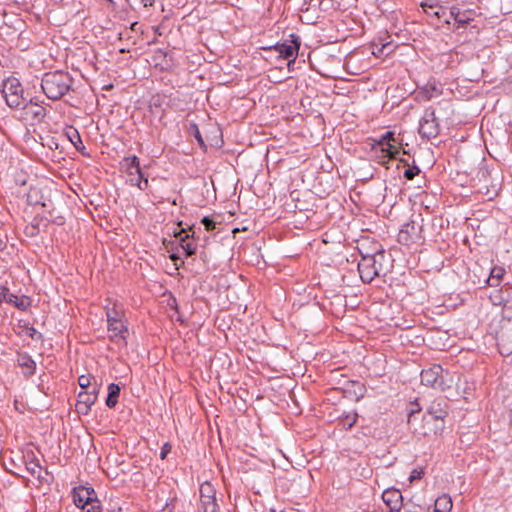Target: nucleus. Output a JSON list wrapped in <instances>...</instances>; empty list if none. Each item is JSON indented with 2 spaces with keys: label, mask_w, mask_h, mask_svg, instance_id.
I'll return each mask as SVG.
<instances>
[{
  "label": "nucleus",
  "mask_w": 512,
  "mask_h": 512,
  "mask_svg": "<svg viewBox=\"0 0 512 512\" xmlns=\"http://www.w3.org/2000/svg\"><path fill=\"white\" fill-rule=\"evenodd\" d=\"M358 414L355 411L343 413L338 417V426L350 430L357 422Z\"/></svg>",
  "instance_id": "obj_26"
},
{
  "label": "nucleus",
  "mask_w": 512,
  "mask_h": 512,
  "mask_svg": "<svg viewBox=\"0 0 512 512\" xmlns=\"http://www.w3.org/2000/svg\"><path fill=\"white\" fill-rule=\"evenodd\" d=\"M298 37L291 44L281 43L264 48L263 60L266 62L286 60L287 64H294L299 49Z\"/></svg>",
  "instance_id": "obj_4"
},
{
  "label": "nucleus",
  "mask_w": 512,
  "mask_h": 512,
  "mask_svg": "<svg viewBox=\"0 0 512 512\" xmlns=\"http://www.w3.org/2000/svg\"><path fill=\"white\" fill-rule=\"evenodd\" d=\"M421 6L427 14H432L438 18L440 17V12L443 10L442 7L434 4L430 0L422 2Z\"/></svg>",
  "instance_id": "obj_32"
},
{
  "label": "nucleus",
  "mask_w": 512,
  "mask_h": 512,
  "mask_svg": "<svg viewBox=\"0 0 512 512\" xmlns=\"http://www.w3.org/2000/svg\"><path fill=\"white\" fill-rule=\"evenodd\" d=\"M63 134L78 152H80L83 156H89V154L86 152V148L82 142L81 136L75 127L67 126L64 129Z\"/></svg>",
  "instance_id": "obj_20"
},
{
  "label": "nucleus",
  "mask_w": 512,
  "mask_h": 512,
  "mask_svg": "<svg viewBox=\"0 0 512 512\" xmlns=\"http://www.w3.org/2000/svg\"><path fill=\"white\" fill-rule=\"evenodd\" d=\"M27 119L31 121V124H39L43 122L47 110L43 105H27V101L21 108Z\"/></svg>",
  "instance_id": "obj_19"
},
{
  "label": "nucleus",
  "mask_w": 512,
  "mask_h": 512,
  "mask_svg": "<svg viewBox=\"0 0 512 512\" xmlns=\"http://www.w3.org/2000/svg\"><path fill=\"white\" fill-rule=\"evenodd\" d=\"M171 101L172 99L168 98L166 95L157 93L151 96L149 100V108L152 112L154 109H162L165 111L166 107L170 106Z\"/></svg>",
  "instance_id": "obj_22"
},
{
  "label": "nucleus",
  "mask_w": 512,
  "mask_h": 512,
  "mask_svg": "<svg viewBox=\"0 0 512 512\" xmlns=\"http://www.w3.org/2000/svg\"><path fill=\"white\" fill-rule=\"evenodd\" d=\"M120 391L121 388L119 384L111 383L108 385V394L105 400V404L108 408H114L117 405Z\"/></svg>",
  "instance_id": "obj_23"
},
{
  "label": "nucleus",
  "mask_w": 512,
  "mask_h": 512,
  "mask_svg": "<svg viewBox=\"0 0 512 512\" xmlns=\"http://www.w3.org/2000/svg\"><path fill=\"white\" fill-rule=\"evenodd\" d=\"M16 362L25 378L29 379L35 374L36 362L27 352H17Z\"/></svg>",
  "instance_id": "obj_17"
},
{
  "label": "nucleus",
  "mask_w": 512,
  "mask_h": 512,
  "mask_svg": "<svg viewBox=\"0 0 512 512\" xmlns=\"http://www.w3.org/2000/svg\"><path fill=\"white\" fill-rule=\"evenodd\" d=\"M400 162L408 166L403 173V177L405 179L412 180L420 174L421 170L417 165L414 164L412 166H409L408 161L405 159H400Z\"/></svg>",
  "instance_id": "obj_30"
},
{
  "label": "nucleus",
  "mask_w": 512,
  "mask_h": 512,
  "mask_svg": "<svg viewBox=\"0 0 512 512\" xmlns=\"http://www.w3.org/2000/svg\"><path fill=\"white\" fill-rule=\"evenodd\" d=\"M188 133L196 139V141L198 142L200 147H203V148L206 147L197 124L191 123L188 128Z\"/></svg>",
  "instance_id": "obj_35"
},
{
  "label": "nucleus",
  "mask_w": 512,
  "mask_h": 512,
  "mask_svg": "<svg viewBox=\"0 0 512 512\" xmlns=\"http://www.w3.org/2000/svg\"><path fill=\"white\" fill-rule=\"evenodd\" d=\"M510 422L512 424V410L510 411Z\"/></svg>",
  "instance_id": "obj_64"
},
{
  "label": "nucleus",
  "mask_w": 512,
  "mask_h": 512,
  "mask_svg": "<svg viewBox=\"0 0 512 512\" xmlns=\"http://www.w3.org/2000/svg\"><path fill=\"white\" fill-rule=\"evenodd\" d=\"M23 232L25 236L29 238H35L40 233V231H38V228H35V226H33L31 223L25 226Z\"/></svg>",
  "instance_id": "obj_44"
},
{
  "label": "nucleus",
  "mask_w": 512,
  "mask_h": 512,
  "mask_svg": "<svg viewBox=\"0 0 512 512\" xmlns=\"http://www.w3.org/2000/svg\"><path fill=\"white\" fill-rule=\"evenodd\" d=\"M423 435L429 436L431 434L437 436L442 435L445 430V420H432L430 425L424 424Z\"/></svg>",
  "instance_id": "obj_28"
},
{
  "label": "nucleus",
  "mask_w": 512,
  "mask_h": 512,
  "mask_svg": "<svg viewBox=\"0 0 512 512\" xmlns=\"http://www.w3.org/2000/svg\"><path fill=\"white\" fill-rule=\"evenodd\" d=\"M495 297L498 299L499 304L503 305V308L506 311L511 312L512 316V285H503Z\"/></svg>",
  "instance_id": "obj_21"
},
{
  "label": "nucleus",
  "mask_w": 512,
  "mask_h": 512,
  "mask_svg": "<svg viewBox=\"0 0 512 512\" xmlns=\"http://www.w3.org/2000/svg\"><path fill=\"white\" fill-rule=\"evenodd\" d=\"M198 509L201 512H219V505L217 501H215L210 504L199 505Z\"/></svg>",
  "instance_id": "obj_43"
},
{
  "label": "nucleus",
  "mask_w": 512,
  "mask_h": 512,
  "mask_svg": "<svg viewBox=\"0 0 512 512\" xmlns=\"http://www.w3.org/2000/svg\"><path fill=\"white\" fill-rule=\"evenodd\" d=\"M73 502L76 507L84 510L98 500L95 490L92 487L78 486L72 490Z\"/></svg>",
  "instance_id": "obj_13"
},
{
  "label": "nucleus",
  "mask_w": 512,
  "mask_h": 512,
  "mask_svg": "<svg viewBox=\"0 0 512 512\" xmlns=\"http://www.w3.org/2000/svg\"><path fill=\"white\" fill-rule=\"evenodd\" d=\"M91 380H95V377L93 375H81L78 377V384L82 391L85 390H91V387H93V384Z\"/></svg>",
  "instance_id": "obj_34"
},
{
  "label": "nucleus",
  "mask_w": 512,
  "mask_h": 512,
  "mask_svg": "<svg viewBox=\"0 0 512 512\" xmlns=\"http://www.w3.org/2000/svg\"><path fill=\"white\" fill-rule=\"evenodd\" d=\"M168 305L174 309L176 312H179V307H178V304H177V300L175 297H171V300L168 302Z\"/></svg>",
  "instance_id": "obj_56"
},
{
  "label": "nucleus",
  "mask_w": 512,
  "mask_h": 512,
  "mask_svg": "<svg viewBox=\"0 0 512 512\" xmlns=\"http://www.w3.org/2000/svg\"><path fill=\"white\" fill-rule=\"evenodd\" d=\"M399 144L398 143H390L387 142L386 145L380 151L382 153V157H388L390 159H395L399 154Z\"/></svg>",
  "instance_id": "obj_29"
},
{
  "label": "nucleus",
  "mask_w": 512,
  "mask_h": 512,
  "mask_svg": "<svg viewBox=\"0 0 512 512\" xmlns=\"http://www.w3.org/2000/svg\"><path fill=\"white\" fill-rule=\"evenodd\" d=\"M424 475V470L423 468H420V469H414L410 476H409V481L410 483L414 482V481H417V480H420Z\"/></svg>",
  "instance_id": "obj_46"
},
{
  "label": "nucleus",
  "mask_w": 512,
  "mask_h": 512,
  "mask_svg": "<svg viewBox=\"0 0 512 512\" xmlns=\"http://www.w3.org/2000/svg\"><path fill=\"white\" fill-rule=\"evenodd\" d=\"M170 68H172V66H166V67L161 66V70H160V71H161L162 73L169 72V71H170Z\"/></svg>",
  "instance_id": "obj_59"
},
{
  "label": "nucleus",
  "mask_w": 512,
  "mask_h": 512,
  "mask_svg": "<svg viewBox=\"0 0 512 512\" xmlns=\"http://www.w3.org/2000/svg\"><path fill=\"white\" fill-rule=\"evenodd\" d=\"M33 194H37V191H31V192L28 194V196H27V201H28V203H29V204H38V201L33 202ZM39 204H40V202H39ZM41 205H42L43 207H45V206H46V204H45V203H43V202L41 203Z\"/></svg>",
  "instance_id": "obj_54"
},
{
  "label": "nucleus",
  "mask_w": 512,
  "mask_h": 512,
  "mask_svg": "<svg viewBox=\"0 0 512 512\" xmlns=\"http://www.w3.org/2000/svg\"><path fill=\"white\" fill-rule=\"evenodd\" d=\"M453 503L452 499L449 495L443 494L439 496L434 503V511L435 512H450L452 509Z\"/></svg>",
  "instance_id": "obj_27"
},
{
  "label": "nucleus",
  "mask_w": 512,
  "mask_h": 512,
  "mask_svg": "<svg viewBox=\"0 0 512 512\" xmlns=\"http://www.w3.org/2000/svg\"><path fill=\"white\" fill-rule=\"evenodd\" d=\"M421 383L440 391H446L451 387L444 380V369L439 364H432L421 371Z\"/></svg>",
  "instance_id": "obj_7"
},
{
  "label": "nucleus",
  "mask_w": 512,
  "mask_h": 512,
  "mask_svg": "<svg viewBox=\"0 0 512 512\" xmlns=\"http://www.w3.org/2000/svg\"><path fill=\"white\" fill-rule=\"evenodd\" d=\"M383 139L386 140V142L390 143H398L399 145H402V138L396 137L394 131H387L383 134Z\"/></svg>",
  "instance_id": "obj_41"
},
{
  "label": "nucleus",
  "mask_w": 512,
  "mask_h": 512,
  "mask_svg": "<svg viewBox=\"0 0 512 512\" xmlns=\"http://www.w3.org/2000/svg\"><path fill=\"white\" fill-rule=\"evenodd\" d=\"M450 13L453 16L454 20L458 23L465 24L470 20V19H460V10L457 7H452Z\"/></svg>",
  "instance_id": "obj_47"
},
{
  "label": "nucleus",
  "mask_w": 512,
  "mask_h": 512,
  "mask_svg": "<svg viewBox=\"0 0 512 512\" xmlns=\"http://www.w3.org/2000/svg\"><path fill=\"white\" fill-rule=\"evenodd\" d=\"M171 449H172V446L170 443L166 442L164 443V445L161 447V450H160V458L163 460L167 457V455L171 452Z\"/></svg>",
  "instance_id": "obj_49"
},
{
  "label": "nucleus",
  "mask_w": 512,
  "mask_h": 512,
  "mask_svg": "<svg viewBox=\"0 0 512 512\" xmlns=\"http://www.w3.org/2000/svg\"><path fill=\"white\" fill-rule=\"evenodd\" d=\"M472 390H473V388L467 386V387H465L463 389V393L464 394H470Z\"/></svg>",
  "instance_id": "obj_60"
},
{
  "label": "nucleus",
  "mask_w": 512,
  "mask_h": 512,
  "mask_svg": "<svg viewBox=\"0 0 512 512\" xmlns=\"http://www.w3.org/2000/svg\"><path fill=\"white\" fill-rule=\"evenodd\" d=\"M0 91L3 94L7 106L11 109H20L27 101L20 80L14 76H9L1 80Z\"/></svg>",
  "instance_id": "obj_3"
},
{
  "label": "nucleus",
  "mask_w": 512,
  "mask_h": 512,
  "mask_svg": "<svg viewBox=\"0 0 512 512\" xmlns=\"http://www.w3.org/2000/svg\"><path fill=\"white\" fill-rule=\"evenodd\" d=\"M199 494L200 498L216 497V490L210 482L205 481L200 485Z\"/></svg>",
  "instance_id": "obj_33"
},
{
  "label": "nucleus",
  "mask_w": 512,
  "mask_h": 512,
  "mask_svg": "<svg viewBox=\"0 0 512 512\" xmlns=\"http://www.w3.org/2000/svg\"><path fill=\"white\" fill-rule=\"evenodd\" d=\"M8 237L5 232L0 231V251H4L7 248Z\"/></svg>",
  "instance_id": "obj_50"
},
{
  "label": "nucleus",
  "mask_w": 512,
  "mask_h": 512,
  "mask_svg": "<svg viewBox=\"0 0 512 512\" xmlns=\"http://www.w3.org/2000/svg\"><path fill=\"white\" fill-rule=\"evenodd\" d=\"M480 77L484 78V82H495L496 81L495 79L488 77V72L484 68L481 69V74L480 75L472 74L468 79L470 81H479Z\"/></svg>",
  "instance_id": "obj_42"
},
{
  "label": "nucleus",
  "mask_w": 512,
  "mask_h": 512,
  "mask_svg": "<svg viewBox=\"0 0 512 512\" xmlns=\"http://www.w3.org/2000/svg\"><path fill=\"white\" fill-rule=\"evenodd\" d=\"M423 240L422 225L414 220L403 224L397 236V241L406 246L421 243Z\"/></svg>",
  "instance_id": "obj_9"
},
{
  "label": "nucleus",
  "mask_w": 512,
  "mask_h": 512,
  "mask_svg": "<svg viewBox=\"0 0 512 512\" xmlns=\"http://www.w3.org/2000/svg\"><path fill=\"white\" fill-rule=\"evenodd\" d=\"M505 273H506L505 269L501 266L492 267L490 270L489 277L486 281L488 286H490V287L499 286Z\"/></svg>",
  "instance_id": "obj_24"
},
{
  "label": "nucleus",
  "mask_w": 512,
  "mask_h": 512,
  "mask_svg": "<svg viewBox=\"0 0 512 512\" xmlns=\"http://www.w3.org/2000/svg\"><path fill=\"white\" fill-rule=\"evenodd\" d=\"M22 327L26 329L27 335L30 338H32L34 340H42L43 339L42 333L38 332L33 326H29L28 323H25Z\"/></svg>",
  "instance_id": "obj_40"
},
{
  "label": "nucleus",
  "mask_w": 512,
  "mask_h": 512,
  "mask_svg": "<svg viewBox=\"0 0 512 512\" xmlns=\"http://www.w3.org/2000/svg\"><path fill=\"white\" fill-rule=\"evenodd\" d=\"M216 501V497H210L207 496V498H200V504L199 505H205L210 504Z\"/></svg>",
  "instance_id": "obj_55"
},
{
  "label": "nucleus",
  "mask_w": 512,
  "mask_h": 512,
  "mask_svg": "<svg viewBox=\"0 0 512 512\" xmlns=\"http://www.w3.org/2000/svg\"><path fill=\"white\" fill-rule=\"evenodd\" d=\"M100 385L95 381L91 390L81 391L78 394L76 403V411L81 415H88L91 407L94 405L98 398Z\"/></svg>",
  "instance_id": "obj_11"
},
{
  "label": "nucleus",
  "mask_w": 512,
  "mask_h": 512,
  "mask_svg": "<svg viewBox=\"0 0 512 512\" xmlns=\"http://www.w3.org/2000/svg\"><path fill=\"white\" fill-rule=\"evenodd\" d=\"M382 499L390 512H399L403 505V497L400 490L389 488L382 493Z\"/></svg>",
  "instance_id": "obj_16"
},
{
  "label": "nucleus",
  "mask_w": 512,
  "mask_h": 512,
  "mask_svg": "<svg viewBox=\"0 0 512 512\" xmlns=\"http://www.w3.org/2000/svg\"><path fill=\"white\" fill-rule=\"evenodd\" d=\"M175 237L179 238L180 246L185 252V256L189 257L196 253L197 244L194 239V233L192 235L186 232V229L181 228L175 233Z\"/></svg>",
  "instance_id": "obj_18"
},
{
  "label": "nucleus",
  "mask_w": 512,
  "mask_h": 512,
  "mask_svg": "<svg viewBox=\"0 0 512 512\" xmlns=\"http://www.w3.org/2000/svg\"><path fill=\"white\" fill-rule=\"evenodd\" d=\"M200 258H201L203 261H205V260H206L207 255H206L205 251H201V252H200Z\"/></svg>",
  "instance_id": "obj_61"
},
{
  "label": "nucleus",
  "mask_w": 512,
  "mask_h": 512,
  "mask_svg": "<svg viewBox=\"0 0 512 512\" xmlns=\"http://www.w3.org/2000/svg\"><path fill=\"white\" fill-rule=\"evenodd\" d=\"M418 132L423 139L436 138L440 133V125L433 108H427L420 119Z\"/></svg>",
  "instance_id": "obj_8"
},
{
  "label": "nucleus",
  "mask_w": 512,
  "mask_h": 512,
  "mask_svg": "<svg viewBox=\"0 0 512 512\" xmlns=\"http://www.w3.org/2000/svg\"><path fill=\"white\" fill-rule=\"evenodd\" d=\"M373 141V144H372V149H377L379 148L380 151L382 150V148L386 145V140L383 139V135H381L378 139H372Z\"/></svg>",
  "instance_id": "obj_48"
},
{
  "label": "nucleus",
  "mask_w": 512,
  "mask_h": 512,
  "mask_svg": "<svg viewBox=\"0 0 512 512\" xmlns=\"http://www.w3.org/2000/svg\"><path fill=\"white\" fill-rule=\"evenodd\" d=\"M141 3L145 6V7H149V6H153L154 3H155V0H140Z\"/></svg>",
  "instance_id": "obj_58"
},
{
  "label": "nucleus",
  "mask_w": 512,
  "mask_h": 512,
  "mask_svg": "<svg viewBox=\"0 0 512 512\" xmlns=\"http://www.w3.org/2000/svg\"><path fill=\"white\" fill-rule=\"evenodd\" d=\"M361 259L358 272L363 283H371L376 277H385L391 270L392 259L379 243L374 244L372 253H364L363 244L358 246Z\"/></svg>",
  "instance_id": "obj_1"
},
{
  "label": "nucleus",
  "mask_w": 512,
  "mask_h": 512,
  "mask_svg": "<svg viewBox=\"0 0 512 512\" xmlns=\"http://www.w3.org/2000/svg\"><path fill=\"white\" fill-rule=\"evenodd\" d=\"M201 223L205 226L207 231L214 230L216 226L215 221L209 216H204L201 220Z\"/></svg>",
  "instance_id": "obj_45"
},
{
  "label": "nucleus",
  "mask_w": 512,
  "mask_h": 512,
  "mask_svg": "<svg viewBox=\"0 0 512 512\" xmlns=\"http://www.w3.org/2000/svg\"><path fill=\"white\" fill-rule=\"evenodd\" d=\"M47 215V220L50 224H55L57 226H62L65 224V218L61 215L54 216L53 211L49 210L45 213Z\"/></svg>",
  "instance_id": "obj_37"
},
{
  "label": "nucleus",
  "mask_w": 512,
  "mask_h": 512,
  "mask_svg": "<svg viewBox=\"0 0 512 512\" xmlns=\"http://www.w3.org/2000/svg\"><path fill=\"white\" fill-rule=\"evenodd\" d=\"M393 50V45L391 43L383 44L380 48H377V51H373V54L380 58L382 56H388Z\"/></svg>",
  "instance_id": "obj_39"
},
{
  "label": "nucleus",
  "mask_w": 512,
  "mask_h": 512,
  "mask_svg": "<svg viewBox=\"0 0 512 512\" xmlns=\"http://www.w3.org/2000/svg\"><path fill=\"white\" fill-rule=\"evenodd\" d=\"M124 314L121 310L117 309L116 305L106 308L107 328L112 334L110 335L111 341L122 340L126 342L128 336V327L124 324L122 318Z\"/></svg>",
  "instance_id": "obj_6"
},
{
  "label": "nucleus",
  "mask_w": 512,
  "mask_h": 512,
  "mask_svg": "<svg viewBox=\"0 0 512 512\" xmlns=\"http://www.w3.org/2000/svg\"><path fill=\"white\" fill-rule=\"evenodd\" d=\"M422 410V407L420 405V403L418 402V400H414L412 402L409 403V409H408V423L411 422L412 420V417L419 413L420 411Z\"/></svg>",
  "instance_id": "obj_38"
},
{
  "label": "nucleus",
  "mask_w": 512,
  "mask_h": 512,
  "mask_svg": "<svg viewBox=\"0 0 512 512\" xmlns=\"http://www.w3.org/2000/svg\"><path fill=\"white\" fill-rule=\"evenodd\" d=\"M22 460L27 469V471L33 476L37 477L39 480H42L41 476V465L39 463V459L35 455L33 449L27 447L22 451Z\"/></svg>",
  "instance_id": "obj_15"
},
{
  "label": "nucleus",
  "mask_w": 512,
  "mask_h": 512,
  "mask_svg": "<svg viewBox=\"0 0 512 512\" xmlns=\"http://www.w3.org/2000/svg\"><path fill=\"white\" fill-rule=\"evenodd\" d=\"M5 301L8 304H12L21 311H26L32 304L30 297L26 295L17 296L10 292L9 288L0 286V302Z\"/></svg>",
  "instance_id": "obj_14"
},
{
  "label": "nucleus",
  "mask_w": 512,
  "mask_h": 512,
  "mask_svg": "<svg viewBox=\"0 0 512 512\" xmlns=\"http://www.w3.org/2000/svg\"><path fill=\"white\" fill-rule=\"evenodd\" d=\"M112 88H113V85H112V84H109V85L104 86V89H106V90H110V89H112Z\"/></svg>",
  "instance_id": "obj_63"
},
{
  "label": "nucleus",
  "mask_w": 512,
  "mask_h": 512,
  "mask_svg": "<svg viewBox=\"0 0 512 512\" xmlns=\"http://www.w3.org/2000/svg\"><path fill=\"white\" fill-rule=\"evenodd\" d=\"M356 384H357V387H358V389H357L358 397H363L364 393L366 391L365 386L363 384H361V383H358V382Z\"/></svg>",
  "instance_id": "obj_57"
},
{
  "label": "nucleus",
  "mask_w": 512,
  "mask_h": 512,
  "mask_svg": "<svg viewBox=\"0 0 512 512\" xmlns=\"http://www.w3.org/2000/svg\"><path fill=\"white\" fill-rule=\"evenodd\" d=\"M170 259L174 262L176 268H179L180 265L184 264L183 259L178 254L172 253L170 255Z\"/></svg>",
  "instance_id": "obj_52"
},
{
  "label": "nucleus",
  "mask_w": 512,
  "mask_h": 512,
  "mask_svg": "<svg viewBox=\"0 0 512 512\" xmlns=\"http://www.w3.org/2000/svg\"><path fill=\"white\" fill-rule=\"evenodd\" d=\"M73 82V77L68 71L59 69L44 73L41 88L47 98L59 100L72 89Z\"/></svg>",
  "instance_id": "obj_2"
},
{
  "label": "nucleus",
  "mask_w": 512,
  "mask_h": 512,
  "mask_svg": "<svg viewBox=\"0 0 512 512\" xmlns=\"http://www.w3.org/2000/svg\"><path fill=\"white\" fill-rule=\"evenodd\" d=\"M31 224L38 228V231L46 230L49 226V221L47 220L46 214H37L31 221Z\"/></svg>",
  "instance_id": "obj_31"
},
{
  "label": "nucleus",
  "mask_w": 512,
  "mask_h": 512,
  "mask_svg": "<svg viewBox=\"0 0 512 512\" xmlns=\"http://www.w3.org/2000/svg\"><path fill=\"white\" fill-rule=\"evenodd\" d=\"M351 70L350 66H342L341 69H333L332 66H321L319 69H315L317 73L326 78L335 80H348L347 75H360L364 72L363 66H353Z\"/></svg>",
  "instance_id": "obj_12"
},
{
  "label": "nucleus",
  "mask_w": 512,
  "mask_h": 512,
  "mask_svg": "<svg viewBox=\"0 0 512 512\" xmlns=\"http://www.w3.org/2000/svg\"><path fill=\"white\" fill-rule=\"evenodd\" d=\"M440 84L435 80L428 81L426 84V92L429 94V98L434 97L438 94H441V89L439 88Z\"/></svg>",
  "instance_id": "obj_36"
},
{
  "label": "nucleus",
  "mask_w": 512,
  "mask_h": 512,
  "mask_svg": "<svg viewBox=\"0 0 512 512\" xmlns=\"http://www.w3.org/2000/svg\"><path fill=\"white\" fill-rule=\"evenodd\" d=\"M43 101L39 99V97L35 96L30 99H27V105H42Z\"/></svg>",
  "instance_id": "obj_53"
},
{
  "label": "nucleus",
  "mask_w": 512,
  "mask_h": 512,
  "mask_svg": "<svg viewBox=\"0 0 512 512\" xmlns=\"http://www.w3.org/2000/svg\"><path fill=\"white\" fill-rule=\"evenodd\" d=\"M120 169L128 175L127 182L140 190L148 188V178L140 167L139 158L136 155L124 157L120 162Z\"/></svg>",
  "instance_id": "obj_5"
},
{
  "label": "nucleus",
  "mask_w": 512,
  "mask_h": 512,
  "mask_svg": "<svg viewBox=\"0 0 512 512\" xmlns=\"http://www.w3.org/2000/svg\"><path fill=\"white\" fill-rule=\"evenodd\" d=\"M102 511V505L100 503V501H97L93 504L90 505L89 508H87L86 510L84 509V512H101Z\"/></svg>",
  "instance_id": "obj_51"
},
{
  "label": "nucleus",
  "mask_w": 512,
  "mask_h": 512,
  "mask_svg": "<svg viewBox=\"0 0 512 512\" xmlns=\"http://www.w3.org/2000/svg\"><path fill=\"white\" fill-rule=\"evenodd\" d=\"M284 66H272L269 70H268V78L270 81L274 82V83H280L282 82L283 80L289 78L288 74L293 71V66H285L286 68V73L285 75L283 76H280L278 75V72H281L283 70Z\"/></svg>",
  "instance_id": "obj_25"
},
{
  "label": "nucleus",
  "mask_w": 512,
  "mask_h": 512,
  "mask_svg": "<svg viewBox=\"0 0 512 512\" xmlns=\"http://www.w3.org/2000/svg\"><path fill=\"white\" fill-rule=\"evenodd\" d=\"M38 388H39V390H40L41 392H43L44 394H46V395H47V392L44 390V386H43L42 384H39V385H38Z\"/></svg>",
  "instance_id": "obj_62"
},
{
  "label": "nucleus",
  "mask_w": 512,
  "mask_h": 512,
  "mask_svg": "<svg viewBox=\"0 0 512 512\" xmlns=\"http://www.w3.org/2000/svg\"><path fill=\"white\" fill-rule=\"evenodd\" d=\"M449 415V403L445 397L435 398L427 407L423 423L430 425L432 420H445Z\"/></svg>",
  "instance_id": "obj_10"
}]
</instances>
